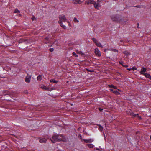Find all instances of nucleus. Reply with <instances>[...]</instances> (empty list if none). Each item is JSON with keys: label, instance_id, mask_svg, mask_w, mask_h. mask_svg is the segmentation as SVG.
<instances>
[{"label": "nucleus", "instance_id": "nucleus-13", "mask_svg": "<svg viewBox=\"0 0 151 151\" xmlns=\"http://www.w3.org/2000/svg\"><path fill=\"white\" fill-rule=\"evenodd\" d=\"M86 145L89 148H93L94 146L92 144H87Z\"/></svg>", "mask_w": 151, "mask_h": 151}, {"label": "nucleus", "instance_id": "nucleus-6", "mask_svg": "<svg viewBox=\"0 0 151 151\" xmlns=\"http://www.w3.org/2000/svg\"><path fill=\"white\" fill-rule=\"evenodd\" d=\"M73 3L74 4H80L82 3L80 0H73Z\"/></svg>", "mask_w": 151, "mask_h": 151}, {"label": "nucleus", "instance_id": "nucleus-37", "mask_svg": "<svg viewBox=\"0 0 151 151\" xmlns=\"http://www.w3.org/2000/svg\"><path fill=\"white\" fill-rule=\"evenodd\" d=\"M110 91H111L112 92H113V91H114L113 89H110Z\"/></svg>", "mask_w": 151, "mask_h": 151}, {"label": "nucleus", "instance_id": "nucleus-34", "mask_svg": "<svg viewBox=\"0 0 151 151\" xmlns=\"http://www.w3.org/2000/svg\"><path fill=\"white\" fill-rule=\"evenodd\" d=\"M102 0H97V2L99 3L101 2Z\"/></svg>", "mask_w": 151, "mask_h": 151}, {"label": "nucleus", "instance_id": "nucleus-26", "mask_svg": "<svg viewBox=\"0 0 151 151\" xmlns=\"http://www.w3.org/2000/svg\"><path fill=\"white\" fill-rule=\"evenodd\" d=\"M72 54L73 55L77 57H78V55H77L76 54L75 52H73Z\"/></svg>", "mask_w": 151, "mask_h": 151}, {"label": "nucleus", "instance_id": "nucleus-40", "mask_svg": "<svg viewBox=\"0 0 151 151\" xmlns=\"http://www.w3.org/2000/svg\"><path fill=\"white\" fill-rule=\"evenodd\" d=\"M118 90L119 91H121V90L119 89H118Z\"/></svg>", "mask_w": 151, "mask_h": 151}, {"label": "nucleus", "instance_id": "nucleus-2", "mask_svg": "<svg viewBox=\"0 0 151 151\" xmlns=\"http://www.w3.org/2000/svg\"><path fill=\"white\" fill-rule=\"evenodd\" d=\"M59 20L58 21L59 23L60 26L64 29H66V27L62 23L63 22H66L67 20V19L64 15H60L59 16Z\"/></svg>", "mask_w": 151, "mask_h": 151}, {"label": "nucleus", "instance_id": "nucleus-38", "mask_svg": "<svg viewBox=\"0 0 151 151\" xmlns=\"http://www.w3.org/2000/svg\"><path fill=\"white\" fill-rule=\"evenodd\" d=\"M124 66L125 67H128V65H124Z\"/></svg>", "mask_w": 151, "mask_h": 151}, {"label": "nucleus", "instance_id": "nucleus-22", "mask_svg": "<svg viewBox=\"0 0 151 151\" xmlns=\"http://www.w3.org/2000/svg\"><path fill=\"white\" fill-rule=\"evenodd\" d=\"M74 22L75 23H78L79 22V21L77 19L76 17H75L74 19L73 20Z\"/></svg>", "mask_w": 151, "mask_h": 151}, {"label": "nucleus", "instance_id": "nucleus-30", "mask_svg": "<svg viewBox=\"0 0 151 151\" xmlns=\"http://www.w3.org/2000/svg\"><path fill=\"white\" fill-rule=\"evenodd\" d=\"M25 42V41L24 40H20L19 41V43H21V42Z\"/></svg>", "mask_w": 151, "mask_h": 151}, {"label": "nucleus", "instance_id": "nucleus-5", "mask_svg": "<svg viewBox=\"0 0 151 151\" xmlns=\"http://www.w3.org/2000/svg\"><path fill=\"white\" fill-rule=\"evenodd\" d=\"M93 5L95 8L97 9H99L101 6V5L99 4V2L96 3L95 2V4H94Z\"/></svg>", "mask_w": 151, "mask_h": 151}, {"label": "nucleus", "instance_id": "nucleus-32", "mask_svg": "<svg viewBox=\"0 0 151 151\" xmlns=\"http://www.w3.org/2000/svg\"><path fill=\"white\" fill-rule=\"evenodd\" d=\"M111 19L113 20V21H115L116 20V19H114L113 18V17H111Z\"/></svg>", "mask_w": 151, "mask_h": 151}, {"label": "nucleus", "instance_id": "nucleus-23", "mask_svg": "<svg viewBox=\"0 0 151 151\" xmlns=\"http://www.w3.org/2000/svg\"><path fill=\"white\" fill-rule=\"evenodd\" d=\"M14 12L15 13H19L20 11L17 9H15Z\"/></svg>", "mask_w": 151, "mask_h": 151}, {"label": "nucleus", "instance_id": "nucleus-1", "mask_svg": "<svg viewBox=\"0 0 151 151\" xmlns=\"http://www.w3.org/2000/svg\"><path fill=\"white\" fill-rule=\"evenodd\" d=\"M53 143L55 142L62 141H65L66 140L65 138L61 135L55 134L51 139Z\"/></svg>", "mask_w": 151, "mask_h": 151}, {"label": "nucleus", "instance_id": "nucleus-41", "mask_svg": "<svg viewBox=\"0 0 151 151\" xmlns=\"http://www.w3.org/2000/svg\"><path fill=\"white\" fill-rule=\"evenodd\" d=\"M150 139H151V135L150 136Z\"/></svg>", "mask_w": 151, "mask_h": 151}, {"label": "nucleus", "instance_id": "nucleus-8", "mask_svg": "<svg viewBox=\"0 0 151 151\" xmlns=\"http://www.w3.org/2000/svg\"><path fill=\"white\" fill-rule=\"evenodd\" d=\"M31 78L30 76H26L25 78V81L27 83L29 82L30 81Z\"/></svg>", "mask_w": 151, "mask_h": 151}, {"label": "nucleus", "instance_id": "nucleus-20", "mask_svg": "<svg viewBox=\"0 0 151 151\" xmlns=\"http://www.w3.org/2000/svg\"><path fill=\"white\" fill-rule=\"evenodd\" d=\"M76 51L77 53L81 54V55H84V54L81 51H79L78 50H76Z\"/></svg>", "mask_w": 151, "mask_h": 151}, {"label": "nucleus", "instance_id": "nucleus-16", "mask_svg": "<svg viewBox=\"0 0 151 151\" xmlns=\"http://www.w3.org/2000/svg\"><path fill=\"white\" fill-rule=\"evenodd\" d=\"M50 82H53L54 83H57L58 82V81H56L54 79H52L50 80Z\"/></svg>", "mask_w": 151, "mask_h": 151}, {"label": "nucleus", "instance_id": "nucleus-39", "mask_svg": "<svg viewBox=\"0 0 151 151\" xmlns=\"http://www.w3.org/2000/svg\"><path fill=\"white\" fill-rule=\"evenodd\" d=\"M114 50H115V51L118 52L117 50H116V49Z\"/></svg>", "mask_w": 151, "mask_h": 151}, {"label": "nucleus", "instance_id": "nucleus-35", "mask_svg": "<svg viewBox=\"0 0 151 151\" xmlns=\"http://www.w3.org/2000/svg\"><path fill=\"white\" fill-rule=\"evenodd\" d=\"M32 19L33 20H35V17H32Z\"/></svg>", "mask_w": 151, "mask_h": 151}, {"label": "nucleus", "instance_id": "nucleus-9", "mask_svg": "<svg viewBox=\"0 0 151 151\" xmlns=\"http://www.w3.org/2000/svg\"><path fill=\"white\" fill-rule=\"evenodd\" d=\"M40 88L42 89L45 90H49V88L47 87L45 85H42L40 87Z\"/></svg>", "mask_w": 151, "mask_h": 151}, {"label": "nucleus", "instance_id": "nucleus-36", "mask_svg": "<svg viewBox=\"0 0 151 151\" xmlns=\"http://www.w3.org/2000/svg\"><path fill=\"white\" fill-rule=\"evenodd\" d=\"M127 69L129 71H130L132 69V68H127Z\"/></svg>", "mask_w": 151, "mask_h": 151}, {"label": "nucleus", "instance_id": "nucleus-18", "mask_svg": "<svg viewBox=\"0 0 151 151\" xmlns=\"http://www.w3.org/2000/svg\"><path fill=\"white\" fill-rule=\"evenodd\" d=\"M37 80H38V81H41V80H42V76L41 75H39L37 77Z\"/></svg>", "mask_w": 151, "mask_h": 151}, {"label": "nucleus", "instance_id": "nucleus-7", "mask_svg": "<svg viewBox=\"0 0 151 151\" xmlns=\"http://www.w3.org/2000/svg\"><path fill=\"white\" fill-rule=\"evenodd\" d=\"M147 70V69L146 68L142 67L141 69L140 73L141 74H144V73Z\"/></svg>", "mask_w": 151, "mask_h": 151}, {"label": "nucleus", "instance_id": "nucleus-29", "mask_svg": "<svg viewBox=\"0 0 151 151\" xmlns=\"http://www.w3.org/2000/svg\"><path fill=\"white\" fill-rule=\"evenodd\" d=\"M49 50L50 51L52 52L53 51L54 49L52 48H51L49 49Z\"/></svg>", "mask_w": 151, "mask_h": 151}, {"label": "nucleus", "instance_id": "nucleus-25", "mask_svg": "<svg viewBox=\"0 0 151 151\" xmlns=\"http://www.w3.org/2000/svg\"><path fill=\"white\" fill-rule=\"evenodd\" d=\"M99 129L100 130L102 131L103 129V128L102 126H100Z\"/></svg>", "mask_w": 151, "mask_h": 151}, {"label": "nucleus", "instance_id": "nucleus-11", "mask_svg": "<svg viewBox=\"0 0 151 151\" xmlns=\"http://www.w3.org/2000/svg\"><path fill=\"white\" fill-rule=\"evenodd\" d=\"M95 44L98 47H99L103 48V46L101 45V43L98 41L96 42Z\"/></svg>", "mask_w": 151, "mask_h": 151}, {"label": "nucleus", "instance_id": "nucleus-3", "mask_svg": "<svg viewBox=\"0 0 151 151\" xmlns=\"http://www.w3.org/2000/svg\"><path fill=\"white\" fill-rule=\"evenodd\" d=\"M95 1L94 0H88L85 2V4H95Z\"/></svg>", "mask_w": 151, "mask_h": 151}, {"label": "nucleus", "instance_id": "nucleus-14", "mask_svg": "<svg viewBox=\"0 0 151 151\" xmlns=\"http://www.w3.org/2000/svg\"><path fill=\"white\" fill-rule=\"evenodd\" d=\"M123 53L127 56L129 55H130V52L128 51H125L123 52Z\"/></svg>", "mask_w": 151, "mask_h": 151}, {"label": "nucleus", "instance_id": "nucleus-4", "mask_svg": "<svg viewBox=\"0 0 151 151\" xmlns=\"http://www.w3.org/2000/svg\"><path fill=\"white\" fill-rule=\"evenodd\" d=\"M96 55L98 56H100L101 53L98 48H96L95 50Z\"/></svg>", "mask_w": 151, "mask_h": 151}, {"label": "nucleus", "instance_id": "nucleus-27", "mask_svg": "<svg viewBox=\"0 0 151 151\" xmlns=\"http://www.w3.org/2000/svg\"><path fill=\"white\" fill-rule=\"evenodd\" d=\"M132 70H137V68L135 67H133L132 68Z\"/></svg>", "mask_w": 151, "mask_h": 151}, {"label": "nucleus", "instance_id": "nucleus-28", "mask_svg": "<svg viewBox=\"0 0 151 151\" xmlns=\"http://www.w3.org/2000/svg\"><path fill=\"white\" fill-rule=\"evenodd\" d=\"M119 63L121 65H122L123 66H124V63L123 62L121 61L119 62Z\"/></svg>", "mask_w": 151, "mask_h": 151}, {"label": "nucleus", "instance_id": "nucleus-21", "mask_svg": "<svg viewBox=\"0 0 151 151\" xmlns=\"http://www.w3.org/2000/svg\"><path fill=\"white\" fill-rule=\"evenodd\" d=\"M113 93L117 95H119L120 94V93L117 91H113Z\"/></svg>", "mask_w": 151, "mask_h": 151}, {"label": "nucleus", "instance_id": "nucleus-17", "mask_svg": "<svg viewBox=\"0 0 151 151\" xmlns=\"http://www.w3.org/2000/svg\"><path fill=\"white\" fill-rule=\"evenodd\" d=\"M130 115H133L134 116H137V117H139V114H134L133 113H130Z\"/></svg>", "mask_w": 151, "mask_h": 151}, {"label": "nucleus", "instance_id": "nucleus-12", "mask_svg": "<svg viewBox=\"0 0 151 151\" xmlns=\"http://www.w3.org/2000/svg\"><path fill=\"white\" fill-rule=\"evenodd\" d=\"M47 141L46 139L45 138L40 139L39 140V142L41 143H44L46 142Z\"/></svg>", "mask_w": 151, "mask_h": 151}, {"label": "nucleus", "instance_id": "nucleus-33", "mask_svg": "<svg viewBox=\"0 0 151 151\" xmlns=\"http://www.w3.org/2000/svg\"><path fill=\"white\" fill-rule=\"evenodd\" d=\"M99 110L100 111H102L103 110V109L101 108H99Z\"/></svg>", "mask_w": 151, "mask_h": 151}, {"label": "nucleus", "instance_id": "nucleus-31", "mask_svg": "<svg viewBox=\"0 0 151 151\" xmlns=\"http://www.w3.org/2000/svg\"><path fill=\"white\" fill-rule=\"evenodd\" d=\"M67 22L68 23V25H69V26H70V22L68 21H67Z\"/></svg>", "mask_w": 151, "mask_h": 151}, {"label": "nucleus", "instance_id": "nucleus-15", "mask_svg": "<svg viewBox=\"0 0 151 151\" xmlns=\"http://www.w3.org/2000/svg\"><path fill=\"white\" fill-rule=\"evenodd\" d=\"M144 75L147 78H151V76L149 74L147 73H144Z\"/></svg>", "mask_w": 151, "mask_h": 151}, {"label": "nucleus", "instance_id": "nucleus-19", "mask_svg": "<svg viewBox=\"0 0 151 151\" xmlns=\"http://www.w3.org/2000/svg\"><path fill=\"white\" fill-rule=\"evenodd\" d=\"M109 87L110 88H112L114 89H117L116 87V86H113L112 85H109Z\"/></svg>", "mask_w": 151, "mask_h": 151}, {"label": "nucleus", "instance_id": "nucleus-24", "mask_svg": "<svg viewBox=\"0 0 151 151\" xmlns=\"http://www.w3.org/2000/svg\"><path fill=\"white\" fill-rule=\"evenodd\" d=\"M92 40L95 43H96V42H97L98 41L96 40V39L94 38H92Z\"/></svg>", "mask_w": 151, "mask_h": 151}, {"label": "nucleus", "instance_id": "nucleus-10", "mask_svg": "<svg viewBox=\"0 0 151 151\" xmlns=\"http://www.w3.org/2000/svg\"><path fill=\"white\" fill-rule=\"evenodd\" d=\"M83 140L86 143L92 142L93 141V139H83Z\"/></svg>", "mask_w": 151, "mask_h": 151}]
</instances>
